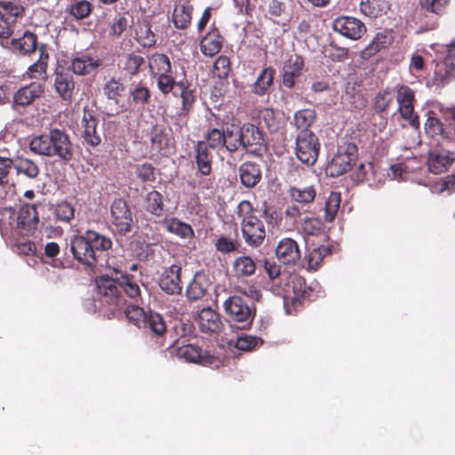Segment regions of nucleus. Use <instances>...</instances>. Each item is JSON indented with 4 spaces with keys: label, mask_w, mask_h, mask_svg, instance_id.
<instances>
[{
    "label": "nucleus",
    "mask_w": 455,
    "mask_h": 455,
    "mask_svg": "<svg viewBox=\"0 0 455 455\" xmlns=\"http://www.w3.org/2000/svg\"><path fill=\"white\" fill-rule=\"evenodd\" d=\"M108 268L113 271L115 276L100 275L96 278V284L100 302L108 306L114 313L126 302L123 291L130 299L139 301L141 299V290L139 280L123 269L122 265L109 266Z\"/></svg>",
    "instance_id": "f257e3e1"
},
{
    "label": "nucleus",
    "mask_w": 455,
    "mask_h": 455,
    "mask_svg": "<svg viewBox=\"0 0 455 455\" xmlns=\"http://www.w3.org/2000/svg\"><path fill=\"white\" fill-rule=\"evenodd\" d=\"M264 268L271 283V288L275 294H283L284 307L288 308L289 303L296 308L305 301L311 299L313 289L300 275H286L281 274V267L268 259L264 260Z\"/></svg>",
    "instance_id": "f03ea898"
},
{
    "label": "nucleus",
    "mask_w": 455,
    "mask_h": 455,
    "mask_svg": "<svg viewBox=\"0 0 455 455\" xmlns=\"http://www.w3.org/2000/svg\"><path fill=\"white\" fill-rule=\"evenodd\" d=\"M29 149L36 155L56 157L62 164L74 159V145L65 131L52 129L49 133L40 134L31 139Z\"/></svg>",
    "instance_id": "7ed1b4c3"
},
{
    "label": "nucleus",
    "mask_w": 455,
    "mask_h": 455,
    "mask_svg": "<svg viewBox=\"0 0 455 455\" xmlns=\"http://www.w3.org/2000/svg\"><path fill=\"white\" fill-rule=\"evenodd\" d=\"M257 209L248 200L241 201L235 209L240 220L242 236L247 245L251 248L259 247L267 236L264 221L256 215Z\"/></svg>",
    "instance_id": "20e7f679"
},
{
    "label": "nucleus",
    "mask_w": 455,
    "mask_h": 455,
    "mask_svg": "<svg viewBox=\"0 0 455 455\" xmlns=\"http://www.w3.org/2000/svg\"><path fill=\"white\" fill-rule=\"evenodd\" d=\"M224 309L229 321L241 330H245L251 325L256 314L254 305H249L241 296L237 295L230 296L226 299Z\"/></svg>",
    "instance_id": "39448f33"
},
{
    "label": "nucleus",
    "mask_w": 455,
    "mask_h": 455,
    "mask_svg": "<svg viewBox=\"0 0 455 455\" xmlns=\"http://www.w3.org/2000/svg\"><path fill=\"white\" fill-rule=\"evenodd\" d=\"M125 85L121 78L111 76L107 79L101 87L103 97L107 100V115L108 116H116L127 110L121 99L125 92Z\"/></svg>",
    "instance_id": "423d86ee"
},
{
    "label": "nucleus",
    "mask_w": 455,
    "mask_h": 455,
    "mask_svg": "<svg viewBox=\"0 0 455 455\" xmlns=\"http://www.w3.org/2000/svg\"><path fill=\"white\" fill-rule=\"evenodd\" d=\"M242 149L254 156H262L267 150V144L261 129L251 123L240 126Z\"/></svg>",
    "instance_id": "0eeeda50"
},
{
    "label": "nucleus",
    "mask_w": 455,
    "mask_h": 455,
    "mask_svg": "<svg viewBox=\"0 0 455 455\" xmlns=\"http://www.w3.org/2000/svg\"><path fill=\"white\" fill-rule=\"evenodd\" d=\"M357 147L348 143L339 148L337 153L328 163L325 172L331 177H339L352 169L357 160Z\"/></svg>",
    "instance_id": "6e6552de"
},
{
    "label": "nucleus",
    "mask_w": 455,
    "mask_h": 455,
    "mask_svg": "<svg viewBox=\"0 0 455 455\" xmlns=\"http://www.w3.org/2000/svg\"><path fill=\"white\" fill-rule=\"evenodd\" d=\"M320 141L314 132H298L296 138L295 153L298 159L308 165H314L318 158Z\"/></svg>",
    "instance_id": "1a4fd4ad"
},
{
    "label": "nucleus",
    "mask_w": 455,
    "mask_h": 455,
    "mask_svg": "<svg viewBox=\"0 0 455 455\" xmlns=\"http://www.w3.org/2000/svg\"><path fill=\"white\" fill-rule=\"evenodd\" d=\"M133 216L126 200L116 198L110 204V222L114 231L125 235L132 231Z\"/></svg>",
    "instance_id": "9d476101"
},
{
    "label": "nucleus",
    "mask_w": 455,
    "mask_h": 455,
    "mask_svg": "<svg viewBox=\"0 0 455 455\" xmlns=\"http://www.w3.org/2000/svg\"><path fill=\"white\" fill-rule=\"evenodd\" d=\"M396 101L401 116L414 129H419L420 123L419 116L414 112V92L408 85H400L396 89Z\"/></svg>",
    "instance_id": "9b49d317"
},
{
    "label": "nucleus",
    "mask_w": 455,
    "mask_h": 455,
    "mask_svg": "<svg viewBox=\"0 0 455 455\" xmlns=\"http://www.w3.org/2000/svg\"><path fill=\"white\" fill-rule=\"evenodd\" d=\"M39 223V214L36 204H23L16 218L15 229L23 235H32L36 230Z\"/></svg>",
    "instance_id": "f8f14e48"
},
{
    "label": "nucleus",
    "mask_w": 455,
    "mask_h": 455,
    "mask_svg": "<svg viewBox=\"0 0 455 455\" xmlns=\"http://www.w3.org/2000/svg\"><path fill=\"white\" fill-rule=\"evenodd\" d=\"M177 355L180 358H183L186 362L195 363L204 366L218 368L220 364V358L208 352L203 353L200 347L192 344L180 347L177 349Z\"/></svg>",
    "instance_id": "ddd939ff"
},
{
    "label": "nucleus",
    "mask_w": 455,
    "mask_h": 455,
    "mask_svg": "<svg viewBox=\"0 0 455 455\" xmlns=\"http://www.w3.org/2000/svg\"><path fill=\"white\" fill-rule=\"evenodd\" d=\"M332 29L351 40L360 39L366 32V27L363 21L349 16L336 18L332 23Z\"/></svg>",
    "instance_id": "4468645a"
},
{
    "label": "nucleus",
    "mask_w": 455,
    "mask_h": 455,
    "mask_svg": "<svg viewBox=\"0 0 455 455\" xmlns=\"http://www.w3.org/2000/svg\"><path fill=\"white\" fill-rule=\"evenodd\" d=\"M181 272V266L177 264L164 267L158 281L161 290L169 295H180L182 291Z\"/></svg>",
    "instance_id": "2eb2a0df"
},
{
    "label": "nucleus",
    "mask_w": 455,
    "mask_h": 455,
    "mask_svg": "<svg viewBox=\"0 0 455 455\" xmlns=\"http://www.w3.org/2000/svg\"><path fill=\"white\" fill-rule=\"evenodd\" d=\"M74 258L80 263L92 268L98 262V254H95L84 234L76 235L70 243Z\"/></svg>",
    "instance_id": "dca6fc26"
},
{
    "label": "nucleus",
    "mask_w": 455,
    "mask_h": 455,
    "mask_svg": "<svg viewBox=\"0 0 455 455\" xmlns=\"http://www.w3.org/2000/svg\"><path fill=\"white\" fill-rule=\"evenodd\" d=\"M204 141H196L194 145L195 163L196 164V176H211L212 173L213 155Z\"/></svg>",
    "instance_id": "f3484780"
},
{
    "label": "nucleus",
    "mask_w": 455,
    "mask_h": 455,
    "mask_svg": "<svg viewBox=\"0 0 455 455\" xmlns=\"http://www.w3.org/2000/svg\"><path fill=\"white\" fill-rule=\"evenodd\" d=\"M275 255L285 265H295L301 257L297 242L288 237L279 241L275 248Z\"/></svg>",
    "instance_id": "a211bd4d"
},
{
    "label": "nucleus",
    "mask_w": 455,
    "mask_h": 455,
    "mask_svg": "<svg viewBox=\"0 0 455 455\" xmlns=\"http://www.w3.org/2000/svg\"><path fill=\"white\" fill-rule=\"evenodd\" d=\"M44 92V86L39 82H32L21 86L13 94V104L15 106L26 107L39 99Z\"/></svg>",
    "instance_id": "6ab92c4d"
},
{
    "label": "nucleus",
    "mask_w": 455,
    "mask_h": 455,
    "mask_svg": "<svg viewBox=\"0 0 455 455\" xmlns=\"http://www.w3.org/2000/svg\"><path fill=\"white\" fill-rule=\"evenodd\" d=\"M196 322L200 331L206 334H218L223 326L220 315L210 307L203 308L200 311Z\"/></svg>",
    "instance_id": "aec40b11"
},
{
    "label": "nucleus",
    "mask_w": 455,
    "mask_h": 455,
    "mask_svg": "<svg viewBox=\"0 0 455 455\" xmlns=\"http://www.w3.org/2000/svg\"><path fill=\"white\" fill-rule=\"evenodd\" d=\"M304 59L299 55H291L284 62L283 67V84L291 89L295 85V80L302 74Z\"/></svg>",
    "instance_id": "412c9836"
},
{
    "label": "nucleus",
    "mask_w": 455,
    "mask_h": 455,
    "mask_svg": "<svg viewBox=\"0 0 455 455\" xmlns=\"http://www.w3.org/2000/svg\"><path fill=\"white\" fill-rule=\"evenodd\" d=\"M98 119L88 110H84L82 118L83 138L85 143L96 148L101 143V138L98 132Z\"/></svg>",
    "instance_id": "4be33fe9"
},
{
    "label": "nucleus",
    "mask_w": 455,
    "mask_h": 455,
    "mask_svg": "<svg viewBox=\"0 0 455 455\" xmlns=\"http://www.w3.org/2000/svg\"><path fill=\"white\" fill-rule=\"evenodd\" d=\"M54 89L63 100L70 101L75 90L73 76L68 71L57 69L54 76Z\"/></svg>",
    "instance_id": "5701e85b"
},
{
    "label": "nucleus",
    "mask_w": 455,
    "mask_h": 455,
    "mask_svg": "<svg viewBox=\"0 0 455 455\" xmlns=\"http://www.w3.org/2000/svg\"><path fill=\"white\" fill-rule=\"evenodd\" d=\"M222 44V36L217 28L212 27L210 31L201 39L200 50L204 55L213 57L220 52Z\"/></svg>",
    "instance_id": "b1692460"
},
{
    "label": "nucleus",
    "mask_w": 455,
    "mask_h": 455,
    "mask_svg": "<svg viewBox=\"0 0 455 455\" xmlns=\"http://www.w3.org/2000/svg\"><path fill=\"white\" fill-rule=\"evenodd\" d=\"M241 183L247 188L256 187L261 180V170L259 165L252 161H246L239 167Z\"/></svg>",
    "instance_id": "393cba45"
},
{
    "label": "nucleus",
    "mask_w": 455,
    "mask_h": 455,
    "mask_svg": "<svg viewBox=\"0 0 455 455\" xmlns=\"http://www.w3.org/2000/svg\"><path fill=\"white\" fill-rule=\"evenodd\" d=\"M160 223L167 232L182 239H192L195 236L191 225L176 217L164 218Z\"/></svg>",
    "instance_id": "a878e982"
},
{
    "label": "nucleus",
    "mask_w": 455,
    "mask_h": 455,
    "mask_svg": "<svg viewBox=\"0 0 455 455\" xmlns=\"http://www.w3.org/2000/svg\"><path fill=\"white\" fill-rule=\"evenodd\" d=\"M455 158L450 152H431L427 159L428 170L435 174H440L448 170Z\"/></svg>",
    "instance_id": "bb28decb"
},
{
    "label": "nucleus",
    "mask_w": 455,
    "mask_h": 455,
    "mask_svg": "<svg viewBox=\"0 0 455 455\" xmlns=\"http://www.w3.org/2000/svg\"><path fill=\"white\" fill-rule=\"evenodd\" d=\"M11 45L15 52L22 55L30 54L40 46L37 44L36 35L29 31H26L19 38L12 39Z\"/></svg>",
    "instance_id": "cd10ccee"
},
{
    "label": "nucleus",
    "mask_w": 455,
    "mask_h": 455,
    "mask_svg": "<svg viewBox=\"0 0 455 455\" xmlns=\"http://www.w3.org/2000/svg\"><path fill=\"white\" fill-rule=\"evenodd\" d=\"M455 77V56H448L435 64L434 81L445 84Z\"/></svg>",
    "instance_id": "c85d7f7f"
},
{
    "label": "nucleus",
    "mask_w": 455,
    "mask_h": 455,
    "mask_svg": "<svg viewBox=\"0 0 455 455\" xmlns=\"http://www.w3.org/2000/svg\"><path fill=\"white\" fill-rule=\"evenodd\" d=\"M38 50L40 53L39 59L28 68L27 74L29 78L45 80L49 61L47 45L41 44Z\"/></svg>",
    "instance_id": "c756f323"
},
{
    "label": "nucleus",
    "mask_w": 455,
    "mask_h": 455,
    "mask_svg": "<svg viewBox=\"0 0 455 455\" xmlns=\"http://www.w3.org/2000/svg\"><path fill=\"white\" fill-rule=\"evenodd\" d=\"M143 207L149 214L158 218L162 217L164 212L163 195L155 189L148 192L143 199Z\"/></svg>",
    "instance_id": "7c9ffc66"
},
{
    "label": "nucleus",
    "mask_w": 455,
    "mask_h": 455,
    "mask_svg": "<svg viewBox=\"0 0 455 455\" xmlns=\"http://www.w3.org/2000/svg\"><path fill=\"white\" fill-rule=\"evenodd\" d=\"M100 65L99 60L87 54H81L72 59L70 68L76 75L85 76L98 68Z\"/></svg>",
    "instance_id": "2f4dec72"
},
{
    "label": "nucleus",
    "mask_w": 455,
    "mask_h": 455,
    "mask_svg": "<svg viewBox=\"0 0 455 455\" xmlns=\"http://www.w3.org/2000/svg\"><path fill=\"white\" fill-rule=\"evenodd\" d=\"M208 287L209 282L206 276L204 274L196 273L187 287V298L192 301L200 299L205 295Z\"/></svg>",
    "instance_id": "473e14b6"
},
{
    "label": "nucleus",
    "mask_w": 455,
    "mask_h": 455,
    "mask_svg": "<svg viewBox=\"0 0 455 455\" xmlns=\"http://www.w3.org/2000/svg\"><path fill=\"white\" fill-rule=\"evenodd\" d=\"M232 267L235 276L246 278L255 274L257 265L251 256L243 255L235 259Z\"/></svg>",
    "instance_id": "72a5a7b5"
},
{
    "label": "nucleus",
    "mask_w": 455,
    "mask_h": 455,
    "mask_svg": "<svg viewBox=\"0 0 455 455\" xmlns=\"http://www.w3.org/2000/svg\"><path fill=\"white\" fill-rule=\"evenodd\" d=\"M177 87L180 91V97L182 101L180 110L184 114H189L193 110L194 104L196 100V89L193 88L192 84L188 80L178 82Z\"/></svg>",
    "instance_id": "f704fd0d"
},
{
    "label": "nucleus",
    "mask_w": 455,
    "mask_h": 455,
    "mask_svg": "<svg viewBox=\"0 0 455 455\" xmlns=\"http://www.w3.org/2000/svg\"><path fill=\"white\" fill-rule=\"evenodd\" d=\"M316 120V112L312 108L298 110L293 116V124L298 132H313L310 128Z\"/></svg>",
    "instance_id": "c9c22d12"
},
{
    "label": "nucleus",
    "mask_w": 455,
    "mask_h": 455,
    "mask_svg": "<svg viewBox=\"0 0 455 455\" xmlns=\"http://www.w3.org/2000/svg\"><path fill=\"white\" fill-rule=\"evenodd\" d=\"M14 169L18 175H24L30 180H37L40 175L38 164L28 157L18 156L14 160Z\"/></svg>",
    "instance_id": "e433bc0d"
},
{
    "label": "nucleus",
    "mask_w": 455,
    "mask_h": 455,
    "mask_svg": "<svg viewBox=\"0 0 455 455\" xmlns=\"http://www.w3.org/2000/svg\"><path fill=\"white\" fill-rule=\"evenodd\" d=\"M390 4L388 0H361V12L370 18H376L387 12L389 10Z\"/></svg>",
    "instance_id": "4c0bfd02"
},
{
    "label": "nucleus",
    "mask_w": 455,
    "mask_h": 455,
    "mask_svg": "<svg viewBox=\"0 0 455 455\" xmlns=\"http://www.w3.org/2000/svg\"><path fill=\"white\" fill-rule=\"evenodd\" d=\"M275 75V70L272 67L265 68L252 85L253 93L259 96L265 95L273 85Z\"/></svg>",
    "instance_id": "58836bf2"
},
{
    "label": "nucleus",
    "mask_w": 455,
    "mask_h": 455,
    "mask_svg": "<svg viewBox=\"0 0 455 455\" xmlns=\"http://www.w3.org/2000/svg\"><path fill=\"white\" fill-rule=\"evenodd\" d=\"M148 67L153 77L166 73H172V63L169 57L164 53H154L148 58Z\"/></svg>",
    "instance_id": "ea45409f"
},
{
    "label": "nucleus",
    "mask_w": 455,
    "mask_h": 455,
    "mask_svg": "<svg viewBox=\"0 0 455 455\" xmlns=\"http://www.w3.org/2000/svg\"><path fill=\"white\" fill-rule=\"evenodd\" d=\"M140 328L149 330L151 334L156 337H162L166 332V324L164 317L151 310L148 312L147 319H145V323H141Z\"/></svg>",
    "instance_id": "a19ab883"
},
{
    "label": "nucleus",
    "mask_w": 455,
    "mask_h": 455,
    "mask_svg": "<svg viewBox=\"0 0 455 455\" xmlns=\"http://www.w3.org/2000/svg\"><path fill=\"white\" fill-rule=\"evenodd\" d=\"M204 144L212 150H221L225 146L226 137L224 127L210 126L204 134Z\"/></svg>",
    "instance_id": "79ce46f5"
},
{
    "label": "nucleus",
    "mask_w": 455,
    "mask_h": 455,
    "mask_svg": "<svg viewBox=\"0 0 455 455\" xmlns=\"http://www.w3.org/2000/svg\"><path fill=\"white\" fill-rule=\"evenodd\" d=\"M121 68L130 76L139 74L140 68L145 64L144 58L135 52L124 54L120 60Z\"/></svg>",
    "instance_id": "37998d69"
},
{
    "label": "nucleus",
    "mask_w": 455,
    "mask_h": 455,
    "mask_svg": "<svg viewBox=\"0 0 455 455\" xmlns=\"http://www.w3.org/2000/svg\"><path fill=\"white\" fill-rule=\"evenodd\" d=\"M392 43L391 36L384 34L378 33L367 47L362 52L363 58H371L378 53L379 51L386 49Z\"/></svg>",
    "instance_id": "c03bdc74"
},
{
    "label": "nucleus",
    "mask_w": 455,
    "mask_h": 455,
    "mask_svg": "<svg viewBox=\"0 0 455 455\" xmlns=\"http://www.w3.org/2000/svg\"><path fill=\"white\" fill-rule=\"evenodd\" d=\"M237 228H235L232 235H220L215 242V248L221 253H230L236 251L240 246Z\"/></svg>",
    "instance_id": "a18cd8bd"
},
{
    "label": "nucleus",
    "mask_w": 455,
    "mask_h": 455,
    "mask_svg": "<svg viewBox=\"0 0 455 455\" xmlns=\"http://www.w3.org/2000/svg\"><path fill=\"white\" fill-rule=\"evenodd\" d=\"M86 239L92 246L95 254L109 250L112 247L110 238L93 230H87L84 233Z\"/></svg>",
    "instance_id": "49530a36"
},
{
    "label": "nucleus",
    "mask_w": 455,
    "mask_h": 455,
    "mask_svg": "<svg viewBox=\"0 0 455 455\" xmlns=\"http://www.w3.org/2000/svg\"><path fill=\"white\" fill-rule=\"evenodd\" d=\"M225 137L226 141L225 146H223V149H225L230 156L237 152L239 148H242L240 126H227L225 129Z\"/></svg>",
    "instance_id": "de8ad7c7"
},
{
    "label": "nucleus",
    "mask_w": 455,
    "mask_h": 455,
    "mask_svg": "<svg viewBox=\"0 0 455 455\" xmlns=\"http://www.w3.org/2000/svg\"><path fill=\"white\" fill-rule=\"evenodd\" d=\"M25 12L22 5L11 1H0V16L15 26L17 18Z\"/></svg>",
    "instance_id": "09e8293b"
},
{
    "label": "nucleus",
    "mask_w": 455,
    "mask_h": 455,
    "mask_svg": "<svg viewBox=\"0 0 455 455\" xmlns=\"http://www.w3.org/2000/svg\"><path fill=\"white\" fill-rule=\"evenodd\" d=\"M193 8L188 5H177L172 13V22L176 28L186 29L191 23Z\"/></svg>",
    "instance_id": "8fccbe9b"
},
{
    "label": "nucleus",
    "mask_w": 455,
    "mask_h": 455,
    "mask_svg": "<svg viewBox=\"0 0 455 455\" xmlns=\"http://www.w3.org/2000/svg\"><path fill=\"white\" fill-rule=\"evenodd\" d=\"M288 194L291 198L300 204H309L312 203L316 196V191L314 186L307 187H290L288 190Z\"/></svg>",
    "instance_id": "3c124183"
},
{
    "label": "nucleus",
    "mask_w": 455,
    "mask_h": 455,
    "mask_svg": "<svg viewBox=\"0 0 455 455\" xmlns=\"http://www.w3.org/2000/svg\"><path fill=\"white\" fill-rule=\"evenodd\" d=\"M135 39L144 48H150L156 43V36L148 22L138 25L135 30Z\"/></svg>",
    "instance_id": "603ef678"
},
{
    "label": "nucleus",
    "mask_w": 455,
    "mask_h": 455,
    "mask_svg": "<svg viewBox=\"0 0 455 455\" xmlns=\"http://www.w3.org/2000/svg\"><path fill=\"white\" fill-rule=\"evenodd\" d=\"M129 95L131 98L132 104H133L134 106L144 107L149 102L151 92L149 88L145 84L140 82L136 84L134 88H132L130 90Z\"/></svg>",
    "instance_id": "864d4df0"
},
{
    "label": "nucleus",
    "mask_w": 455,
    "mask_h": 455,
    "mask_svg": "<svg viewBox=\"0 0 455 455\" xmlns=\"http://www.w3.org/2000/svg\"><path fill=\"white\" fill-rule=\"evenodd\" d=\"M331 253V250L324 245L313 249L306 256L307 268L310 270L316 271L322 266L323 259L330 255Z\"/></svg>",
    "instance_id": "5fc2aeb1"
},
{
    "label": "nucleus",
    "mask_w": 455,
    "mask_h": 455,
    "mask_svg": "<svg viewBox=\"0 0 455 455\" xmlns=\"http://www.w3.org/2000/svg\"><path fill=\"white\" fill-rule=\"evenodd\" d=\"M394 92L390 88L379 91L373 99L372 107L376 113L387 112L394 100Z\"/></svg>",
    "instance_id": "6e6d98bb"
},
{
    "label": "nucleus",
    "mask_w": 455,
    "mask_h": 455,
    "mask_svg": "<svg viewBox=\"0 0 455 455\" xmlns=\"http://www.w3.org/2000/svg\"><path fill=\"white\" fill-rule=\"evenodd\" d=\"M52 214L56 220L69 223L74 219L75 208L70 203L61 201L53 206Z\"/></svg>",
    "instance_id": "4d7b16f0"
},
{
    "label": "nucleus",
    "mask_w": 455,
    "mask_h": 455,
    "mask_svg": "<svg viewBox=\"0 0 455 455\" xmlns=\"http://www.w3.org/2000/svg\"><path fill=\"white\" fill-rule=\"evenodd\" d=\"M425 132L430 137L441 136L444 137L443 124L435 116L434 111L429 110L427 113V120L425 123Z\"/></svg>",
    "instance_id": "13d9d810"
},
{
    "label": "nucleus",
    "mask_w": 455,
    "mask_h": 455,
    "mask_svg": "<svg viewBox=\"0 0 455 455\" xmlns=\"http://www.w3.org/2000/svg\"><path fill=\"white\" fill-rule=\"evenodd\" d=\"M341 195L339 192H331L324 204V220L327 222L334 220L340 206Z\"/></svg>",
    "instance_id": "bf43d9fd"
},
{
    "label": "nucleus",
    "mask_w": 455,
    "mask_h": 455,
    "mask_svg": "<svg viewBox=\"0 0 455 455\" xmlns=\"http://www.w3.org/2000/svg\"><path fill=\"white\" fill-rule=\"evenodd\" d=\"M419 5L426 12L437 16L443 15L451 4V0H418Z\"/></svg>",
    "instance_id": "052dcab7"
},
{
    "label": "nucleus",
    "mask_w": 455,
    "mask_h": 455,
    "mask_svg": "<svg viewBox=\"0 0 455 455\" xmlns=\"http://www.w3.org/2000/svg\"><path fill=\"white\" fill-rule=\"evenodd\" d=\"M92 11V4L87 0H81L69 6L68 13L77 20L90 16Z\"/></svg>",
    "instance_id": "680f3d73"
},
{
    "label": "nucleus",
    "mask_w": 455,
    "mask_h": 455,
    "mask_svg": "<svg viewBox=\"0 0 455 455\" xmlns=\"http://www.w3.org/2000/svg\"><path fill=\"white\" fill-rule=\"evenodd\" d=\"M137 178L144 183H151L156 180V168L150 163H143L134 166Z\"/></svg>",
    "instance_id": "e2e57ef3"
},
{
    "label": "nucleus",
    "mask_w": 455,
    "mask_h": 455,
    "mask_svg": "<svg viewBox=\"0 0 455 455\" xmlns=\"http://www.w3.org/2000/svg\"><path fill=\"white\" fill-rule=\"evenodd\" d=\"M124 314L130 323L140 328L141 323H145L148 312L138 305H129L127 306Z\"/></svg>",
    "instance_id": "0e129e2a"
},
{
    "label": "nucleus",
    "mask_w": 455,
    "mask_h": 455,
    "mask_svg": "<svg viewBox=\"0 0 455 455\" xmlns=\"http://www.w3.org/2000/svg\"><path fill=\"white\" fill-rule=\"evenodd\" d=\"M155 78H156L159 91L164 95L172 92L178 84V82L175 81V78L172 76V73L161 74L155 76Z\"/></svg>",
    "instance_id": "69168bd1"
},
{
    "label": "nucleus",
    "mask_w": 455,
    "mask_h": 455,
    "mask_svg": "<svg viewBox=\"0 0 455 455\" xmlns=\"http://www.w3.org/2000/svg\"><path fill=\"white\" fill-rule=\"evenodd\" d=\"M231 70L230 60L227 56H220L213 65V75L220 79L227 78Z\"/></svg>",
    "instance_id": "338daca9"
},
{
    "label": "nucleus",
    "mask_w": 455,
    "mask_h": 455,
    "mask_svg": "<svg viewBox=\"0 0 455 455\" xmlns=\"http://www.w3.org/2000/svg\"><path fill=\"white\" fill-rule=\"evenodd\" d=\"M263 343L262 339L260 338L251 336V335H244L242 337H239L235 341V347L242 351H251L259 345H261Z\"/></svg>",
    "instance_id": "774afa93"
}]
</instances>
